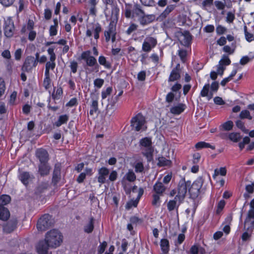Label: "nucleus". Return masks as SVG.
Returning a JSON list of instances; mask_svg holds the SVG:
<instances>
[{"label":"nucleus","instance_id":"62","mask_svg":"<svg viewBox=\"0 0 254 254\" xmlns=\"http://www.w3.org/2000/svg\"><path fill=\"white\" fill-rule=\"evenodd\" d=\"M216 32L218 35H221L225 33L227 31L226 28L219 25L217 26L216 29Z\"/></svg>","mask_w":254,"mask_h":254},{"label":"nucleus","instance_id":"17","mask_svg":"<svg viewBox=\"0 0 254 254\" xmlns=\"http://www.w3.org/2000/svg\"><path fill=\"white\" fill-rule=\"evenodd\" d=\"M36 156L39 159L40 163H47L49 159L48 152L42 148L36 150Z\"/></svg>","mask_w":254,"mask_h":254},{"label":"nucleus","instance_id":"24","mask_svg":"<svg viewBox=\"0 0 254 254\" xmlns=\"http://www.w3.org/2000/svg\"><path fill=\"white\" fill-rule=\"evenodd\" d=\"M183 201H179L178 199H175V197L173 200H170L167 203V208L169 211H172L174 210H178V208L180 204Z\"/></svg>","mask_w":254,"mask_h":254},{"label":"nucleus","instance_id":"41","mask_svg":"<svg viewBox=\"0 0 254 254\" xmlns=\"http://www.w3.org/2000/svg\"><path fill=\"white\" fill-rule=\"evenodd\" d=\"M56 66L55 61H50L47 62L45 66V74H50V69L53 70Z\"/></svg>","mask_w":254,"mask_h":254},{"label":"nucleus","instance_id":"51","mask_svg":"<svg viewBox=\"0 0 254 254\" xmlns=\"http://www.w3.org/2000/svg\"><path fill=\"white\" fill-rule=\"evenodd\" d=\"M55 48L53 47H50L48 50V53L50 56V61H55L56 59V56L54 52V50Z\"/></svg>","mask_w":254,"mask_h":254},{"label":"nucleus","instance_id":"12","mask_svg":"<svg viewBox=\"0 0 254 254\" xmlns=\"http://www.w3.org/2000/svg\"><path fill=\"white\" fill-rule=\"evenodd\" d=\"M244 226L249 232L251 233L253 231L254 229V212H248Z\"/></svg>","mask_w":254,"mask_h":254},{"label":"nucleus","instance_id":"44","mask_svg":"<svg viewBox=\"0 0 254 254\" xmlns=\"http://www.w3.org/2000/svg\"><path fill=\"white\" fill-rule=\"evenodd\" d=\"M171 163L170 160L162 157L158 158V165L160 166H170Z\"/></svg>","mask_w":254,"mask_h":254},{"label":"nucleus","instance_id":"48","mask_svg":"<svg viewBox=\"0 0 254 254\" xmlns=\"http://www.w3.org/2000/svg\"><path fill=\"white\" fill-rule=\"evenodd\" d=\"M219 63L223 66L228 65L231 64V61L228 56L223 55L222 59L219 62Z\"/></svg>","mask_w":254,"mask_h":254},{"label":"nucleus","instance_id":"60","mask_svg":"<svg viewBox=\"0 0 254 254\" xmlns=\"http://www.w3.org/2000/svg\"><path fill=\"white\" fill-rule=\"evenodd\" d=\"M5 90V83L3 79L0 78V97L4 94Z\"/></svg>","mask_w":254,"mask_h":254},{"label":"nucleus","instance_id":"27","mask_svg":"<svg viewBox=\"0 0 254 254\" xmlns=\"http://www.w3.org/2000/svg\"><path fill=\"white\" fill-rule=\"evenodd\" d=\"M185 105L181 103L172 107L170 109V112L174 115H179L185 110Z\"/></svg>","mask_w":254,"mask_h":254},{"label":"nucleus","instance_id":"50","mask_svg":"<svg viewBox=\"0 0 254 254\" xmlns=\"http://www.w3.org/2000/svg\"><path fill=\"white\" fill-rule=\"evenodd\" d=\"M137 27L138 25L137 24L133 23H131L126 31V34L127 35L131 34V33L137 30Z\"/></svg>","mask_w":254,"mask_h":254},{"label":"nucleus","instance_id":"14","mask_svg":"<svg viewBox=\"0 0 254 254\" xmlns=\"http://www.w3.org/2000/svg\"><path fill=\"white\" fill-rule=\"evenodd\" d=\"M37 65V61L35 60L34 57L29 56L26 59L22 69L23 71H29Z\"/></svg>","mask_w":254,"mask_h":254},{"label":"nucleus","instance_id":"4","mask_svg":"<svg viewBox=\"0 0 254 254\" xmlns=\"http://www.w3.org/2000/svg\"><path fill=\"white\" fill-rule=\"evenodd\" d=\"M190 185V181L186 182L185 179H181L178 186L177 194L175 196V199H178L179 201H183Z\"/></svg>","mask_w":254,"mask_h":254},{"label":"nucleus","instance_id":"32","mask_svg":"<svg viewBox=\"0 0 254 254\" xmlns=\"http://www.w3.org/2000/svg\"><path fill=\"white\" fill-rule=\"evenodd\" d=\"M30 178V174L28 172H26L21 173L19 176V179L25 185H27L29 183Z\"/></svg>","mask_w":254,"mask_h":254},{"label":"nucleus","instance_id":"29","mask_svg":"<svg viewBox=\"0 0 254 254\" xmlns=\"http://www.w3.org/2000/svg\"><path fill=\"white\" fill-rule=\"evenodd\" d=\"M190 254H205V250L198 246L193 245L190 249Z\"/></svg>","mask_w":254,"mask_h":254},{"label":"nucleus","instance_id":"13","mask_svg":"<svg viewBox=\"0 0 254 254\" xmlns=\"http://www.w3.org/2000/svg\"><path fill=\"white\" fill-rule=\"evenodd\" d=\"M103 3L105 5V9L107 10L108 5H110L112 6L111 17L113 18L117 19V17L119 12V8H118L117 4H114L115 0H102Z\"/></svg>","mask_w":254,"mask_h":254},{"label":"nucleus","instance_id":"30","mask_svg":"<svg viewBox=\"0 0 254 254\" xmlns=\"http://www.w3.org/2000/svg\"><path fill=\"white\" fill-rule=\"evenodd\" d=\"M94 221L93 217L90 218L89 221L84 226V231L86 233H91L94 229Z\"/></svg>","mask_w":254,"mask_h":254},{"label":"nucleus","instance_id":"31","mask_svg":"<svg viewBox=\"0 0 254 254\" xmlns=\"http://www.w3.org/2000/svg\"><path fill=\"white\" fill-rule=\"evenodd\" d=\"M10 216L9 211L5 207H0V219L5 221Z\"/></svg>","mask_w":254,"mask_h":254},{"label":"nucleus","instance_id":"3","mask_svg":"<svg viewBox=\"0 0 254 254\" xmlns=\"http://www.w3.org/2000/svg\"><path fill=\"white\" fill-rule=\"evenodd\" d=\"M132 4L131 3H125V15L127 18H134L135 16L138 18L140 17L145 12L141 8V6L138 3H134L133 6L132 11L131 10Z\"/></svg>","mask_w":254,"mask_h":254},{"label":"nucleus","instance_id":"59","mask_svg":"<svg viewBox=\"0 0 254 254\" xmlns=\"http://www.w3.org/2000/svg\"><path fill=\"white\" fill-rule=\"evenodd\" d=\"M112 91V88L111 87H109L106 89V90L103 91L102 92V94H101L102 98L103 99H105L107 97L108 95H109L111 93Z\"/></svg>","mask_w":254,"mask_h":254},{"label":"nucleus","instance_id":"5","mask_svg":"<svg viewBox=\"0 0 254 254\" xmlns=\"http://www.w3.org/2000/svg\"><path fill=\"white\" fill-rule=\"evenodd\" d=\"M54 224L52 216L48 214L43 215L38 221L37 228L39 231H44Z\"/></svg>","mask_w":254,"mask_h":254},{"label":"nucleus","instance_id":"56","mask_svg":"<svg viewBox=\"0 0 254 254\" xmlns=\"http://www.w3.org/2000/svg\"><path fill=\"white\" fill-rule=\"evenodd\" d=\"M104 80L101 78H97L94 81V85L95 87L100 88L103 85Z\"/></svg>","mask_w":254,"mask_h":254},{"label":"nucleus","instance_id":"54","mask_svg":"<svg viewBox=\"0 0 254 254\" xmlns=\"http://www.w3.org/2000/svg\"><path fill=\"white\" fill-rule=\"evenodd\" d=\"M235 18V13L231 11L228 12L227 13L226 19V21L230 23H231L233 22Z\"/></svg>","mask_w":254,"mask_h":254},{"label":"nucleus","instance_id":"8","mask_svg":"<svg viewBox=\"0 0 254 254\" xmlns=\"http://www.w3.org/2000/svg\"><path fill=\"white\" fill-rule=\"evenodd\" d=\"M81 58L85 61L86 64L91 67H94V70L96 72L99 71V66L97 63V60L94 57L91 56V52L86 51L83 52L81 55Z\"/></svg>","mask_w":254,"mask_h":254},{"label":"nucleus","instance_id":"21","mask_svg":"<svg viewBox=\"0 0 254 254\" xmlns=\"http://www.w3.org/2000/svg\"><path fill=\"white\" fill-rule=\"evenodd\" d=\"M50 247L48 243L45 241L40 242L37 246V250L39 254H48V250Z\"/></svg>","mask_w":254,"mask_h":254},{"label":"nucleus","instance_id":"40","mask_svg":"<svg viewBox=\"0 0 254 254\" xmlns=\"http://www.w3.org/2000/svg\"><path fill=\"white\" fill-rule=\"evenodd\" d=\"M10 201V197L8 195H2L0 196V207H5L4 206Z\"/></svg>","mask_w":254,"mask_h":254},{"label":"nucleus","instance_id":"64","mask_svg":"<svg viewBox=\"0 0 254 254\" xmlns=\"http://www.w3.org/2000/svg\"><path fill=\"white\" fill-rule=\"evenodd\" d=\"M144 170L143 165L141 162L137 163L135 165V171L136 172H142Z\"/></svg>","mask_w":254,"mask_h":254},{"label":"nucleus","instance_id":"35","mask_svg":"<svg viewBox=\"0 0 254 254\" xmlns=\"http://www.w3.org/2000/svg\"><path fill=\"white\" fill-rule=\"evenodd\" d=\"M92 31H93L94 37L96 40L99 38V33L102 31L101 25L97 23L93 26Z\"/></svg>","mask_w":254,"mask_h":254},{"label":"nucleus","instance_id":"55","mask_svg":"<svg viewBox=\"0 0 254 254\" xmlns=\"http://www.w3.org/2000/svg\"><path fill=\"white\" fill-rule=\"evenodd\" d=\"M107 243L105 241H104L103 242L101 243V244L100 245V246L98 247V254H102L104 252L106 248L107 247Z\"/></svg>","mask_w":254,"mask_h":254},{"label":"nucleus","instance_id":"63","mask_svg":"<svg viewBox=\"0 0 254 254\" xmlns=\"http://www.w3.org/2000/svg\"><path fill=\"white\" fill-rule=\"evenodd\" d=\"M15 0H0V3L4 6L7 7L11 5Z\"/></svg>","mask_w":254,"mask_h":254},{"label":"nucleus","instance_id":"16","mask_svg":"<svg viewBox=\"0 0 254 254\" xmlns=\"http://www.w3.org/2000/svg\"><path fill=\"white\" fill-rule=\"evenodd\" d=\"M181 72L180 64H178L171 71L168 78V82H174L179 80L181 78Z\"/></svg>","mask_w":254,"mask_h":254},{"label":"nucleus","instance_id":"15","mask_svg":"<svg viewBox=\"0 0 254 254\" xmlns=\"http://www.w3.org/2000/svg\"><path fill=\"white\" fill-rule=\"evenodd\" d=\"M155 19V15L146 14L144 12L140 17L138 18V21L141 25L144 26L151 23L154 21Z\"/></svg>","mask_w":254,"mask_h":254},{"label":"nucleus","instance_id":"9","mask_svg":"<svg viewBox=\"0 0 254 254\" xmlns=\"http://www.w3.org/2000/svg\"><path fill=\"white\" fill-rule=\"evenodd\" d=\"M203 184V180L201 177L198 178L191 185L190 188L189 189L191 197L195 198L197 197L200 193V189L201 188Z\"/></svg>","mask_w":254,"mask_h":254},{"label":"nucleus","instance_id":"53","mask_svg":"<svg viewBox=\"0 0 254 254\" xmlns=\"http://www.w3.org/2000/svg\"><path fill=\"white\" fill-rule=\"evenodd\" d=\"M222 126L224 130L228 131L232 128L233 123L232 121H229L224 123Z\"/></svg>","mask_w":254,"mask_h":254},{"label":"nucleus","instance_id":"20","mask_svg":"<svg viewBox=\"0 0 254 254\" xmlns=\"http://www.w3.org/2000/svg\"><path fill=\"white\" fill-rule=\"evenodd\" d=\"M61 164L59 163L56 164L52 178V183L54 185H56L61 179Z\"/></svg>","mask_w":254,"mask_h":254},{"label":"nucleus","instance_id":"38","mask_svg":"<svg viewBox=\"0 0 254 254\" xmlns=\"http://www.w3.org/2000/svg\"><path fill=\"white\" fill-rule=\"evenodd\" d=\"M43 86L46 90L51 88L52 83L51 79L50 77V74L45 73V78L43 81Z\"/></svg>","mask_w":254,"mask_h":254},{"label":"nucleus","instance_id":"42","mask_svg":"<svg viewBox=\"0 0 254 254\" xmlns=\"http://www.w3.org/2000/svg\"><path fill=\"white\" fill-rule=\"evenodd\" d=\"M182 44L185 46H188L191 41V36L188 32H186L183 35Z\"/></svg>","mask_w":254,"mask_h":254},{"label":"nucleus","instance_id":"33","mask_svg":"<svg viewBox=\"0 0 254 254\" xmlns=\"http://www.w3.org/2000/svg\"><path fill=\"white\" fill-rule=\"evenodd\" d=\"M227 137H228L230 140L234 142H238L241 138V136L240 133L236 132L229 133L228 135H226L225 137H223V138H225Z\"/></svg>","mask_w":254,"mask_h":254},{"label":"nucleus","instance_id":"19","mask_svg":"<svg viewBox=\"0 0 254 254\" xmlns=\"http://www.w3.org/2000/svg\"><path fill=\"white\" fill-rule=\"evenodd\" d=\"M98 172V182L101 184H104L106 181V177L109 174V170L103 167L100 168Z\"/></svg>","mask_w":254,"mask_h":254},{"label":"nucleus","instance_id":"1","mask_svg":"<svg viewBox=\"0 0 254 254\" xmlns=\"http://www.w3.org/2000/svg\"><path fill=\"white\" fill-rule=\"evenodd\" d=\"M45 241L50 248H57L62 242V234L58 230L55 229L52 230L47 233Z\"/></svg>","mask_w":254,"mask_h":254},{"label":"nucleus","instance_id":"2","mask_svg":"<svg viewBox=\"0 0 254 254\" xmlns=\"http://www.w3.org/2000/svg\"><path fill=\"white\" fill-rule=\"evenodd\" d=\"M139 145L142 154L147 158L148 161H151L154 151L151 138L147 137L142 138L139 141Z\"/></svg>","mask_w":254,"mask_h":254},{"label":"nucleus","instance_id":"37","mask_svg":"<svg viewBox=\"0 0 254 254\" xmlns=\"http://www.w3.org/2000/svg\"><path fill=\"white\" fill-rule=\"evenodd\" d=\"M160 246L163 253L165 254L168 253L169 250V243L168 240L167 239L161 240Z\"/></svg>","mask_w":254,"mask_h":254},{"label":"nucleus","instance_id":"28","mask_svg":"<svg viewBox=\"0 0 254 254\" xmlns=\"http://www.w3.org/2000/svg\"><path fill=\"white\" fill-rule=\"evenodd\" d=\"M143 192H144L143 189L141 188H140L138 190V194H137V196L136 200L134 201H133L132 202H130L128 203L127 204V208L129 209L132 206H133L134 207H136L137 206V204L138 203V202L140 198L143 194Z\"/></svg>","mask_w":254,"mask_h":254},{"label":"nucleus","instance_id":"45","mask_svg":"<svg viewBox=\"0 0 254 254\" xmlns=\"http://www.w3.org/2000/svg\"><path fill=\"white\" fill-rule=\"evenodd\" d=\"M125 178L129 182H134L136 179V176L132 171L129 170L125 175Z\"/></svg>","mask_w":254,"mask_h":254},{"label":"nucleus","instance_id":"49","mask_svg":"<svg viewBox=\"0 0 254 254\" xmlns=\"http://www.w3.org/2000/svg\"><path fill=\"white\" fill-rule=\"evenodd\" d=\"M161 195L158 194H154L153 195V200L152 201V204L153 206H155L156 207H159L160 205V196Z\"/></svg>","mask_w":254,"mask_h":254},{"label":"nucleus","instance_id":"43","mask_svg":"<svg viewBox=\"0 0 254 254\" xmlns=\"http://www.w3.org/2000/svg\"><path fill=\"white\" fill-rule=\"evenodd\" d=\"M99 63L102 65H104L107 68L111 67L110 64L106 60V58L103 56H100L98 59Z\"/></svg>","mask_w":254,"mask_h":254},{"label":"nucleus","instance_id":"26","mask_svg":"<svg viewBox=\"0 0 254 254\" xmlns=\"http://www.w3.org/2000/svg\"><path fill=\"white\" fill-rule=\"evenodd\" d=\"M210 88V85L209 83L206 84L203 87L202 89L200 92V95L202 97H207L208 100H209L213 97V94L212 92H209Z\"/></svg>","mask_w":254,"mask_h":254},{"label":"nucleus","instance_id":"39","mask_svg":"<svg viewBox=\"0 0 254 254\" xmlns=\"http://www.w3.org/2000/svg\"><path fill=\"white\" fill-rule=\"evenodd\" d=\"M176 7L175 4H170L167 6L164 11L161 14L160 16L163 18H165L167 15L172 12Z\"/></svg>","mask_w":254,"mask_h":254},{"label":"nucleus","instance_id":"18","mask_svg":"<svg viewBox=\"0 0 254 254\" xmlns=\"http://www.w3.org/2000/svg\"><path fill=\"white\" fill-rule=\"evenodd\" d=\"M99 108H98V102L97 98H92L91 104H90V116L95 118L98 114Z\"/></svg>","mask_w":254,"mask_h":254},{"label":"nucleus","instance_id":"22","mask_svg":"<svg viewBox=\"0 0 254 254\" xmlns=\"http://www.w3.org/2000/svg\"><path fill=\"white\" fill-rule=\"evenodd\" d=\"M166 190V187L160 182H157L153 186V191L156 194L162 195Z\"/></svg>","mask_w":254,"mask_h":254},{"label":"nucleus","instance_id":"23","mask_svg":"<svg viewBox=\"0 0 254 254\" xmlns=\"http://www.w3.org/2000/svg\"><path fill=\"white\" fill-rule=\"evenodd\" d=\"M39 173L41 176H46L49 174L51 168L47 163H40L38 166Z\"/></svg>","mask_w":254,"mask_h":254},{"label":"nucleus","instance_id":"11","mask_svg":"<svg viewBox=\"0 0 254 254\" xmlns=\"http://www.w3.org/2000/svg\"><path fill=\"white\" fill-rule=\"evenodd\" d=\"M157 44V39L151 36H147L144 39L142 46V50L145 52H149L154 48Z\"/></svg>","mask_w":254,"mask_h":254},{"label":"nucleus","instance_id":"46","mask_svg":"<svg viewBox=\"0 0 254 254\" xmlns=\"http://www.w3.org/2000/svg\"><path fill=\"white\" fill-rule=\"evenodd\" d=\"M239 117L241 119H248L250 120L252 119V117L251 116L250 112L247 110L242 111Z\"/></svg>","mask_w":254,"mask_h":254},{"label":"nucleus","instance_id":"61","mask_svg":"<svg viewBox=\"0 0 254 254\" xmlns=\"http://www.w3.org/2000/svg\"><path fill=\"white\" fill-rule=\"evenodd\" d=\"M178 54L182 61L185 62L187 56V51L185 50H180L178 51Z\"/></svg>","mask_w":254,"mask_h":254},{"label":"nucleus","instance_id":"36","mask_svg":"<svg viewBox=\"0 0 254 254\" xmlns=\"http://www.w3.org/2000/svg\"><path fill=\"white\" fill-rule=\"evenodd\" d=\"M195 147L197 149H201L204 148H210L212 149H215V147L214 146H212L209 143L203 141L197 142L195 144Z\"/></svg>","mask_w":254,"mask_h":254},{"label":"nucleus","instance_id":"34","mask_svg":"<svg viewBox=\"0 0 254 254\" xmlns=\"http://www.w3.org/2000/svg\"><path fill=\"white\" fill-rule=\"evenodd\" d=\"M68 116L67 115H61L59 117L58 120L55 122V125L58 127L62 125L66 124L68 120Z\"/></svg>","mask_w":254,"mask_h":254},{"label":"nucleus","instance_id":"6","mask_svg":"<svg viewBox=\"0 0 254 254\" xmlns=\"http://www.w3.org/2000/svg\"><path fill=\"white\" fill-rule=\"evenodd\" d=\"M112 20L108 27V29L104 32V36L105 40L108 42L110 39H112V42H114L116 40V22L118 18H113L111 17Z\"/></svg>","mask_w":254,"mask_h":254},{"label":"nucleus","instance_id":"25","mask_svg":"<svg viewBox=\"0 0 254 254\" xmlns=\"http://www.w3.org/2000/svg\"><path fill=\"white\" fill-rule=\"evenodd\" d=\"M16 220L10 221L3 226V231L7 233H11L16 228Z\"/></svg>","mask_w":254,"mask_h":254},{"label":"nucleus","instance_id":"57","mask_svg":"<svg viewBox=\"0 0 254 254\" xmlns=\"http://www.w3.org/2000/svg\"><path fill=\"white\" fill-rule=\"evenodd\" d=\"M254 58V57L250 58L248 56H244L243 57L240 61V64L241 65H245L248 64L250 61H251Z\"/></svg>","mask_w":254,"mask_h":254},{"label":"nucleus","instance_id":"10","mask_svg":"<svg viewBox=\"0 0 254 254\" xmlns=\"http://www.w3.org/2000/svg\"><path fill=\"white\" fill-rule=\"evenodd\" d=\"M4 35L8 37H11L15 31V27L13 20L10 18H7L4 20L3 25Z\"/></svg>","mask_w":254,"mask_h":254},{"label":"nucleus","instance_id":"7","mask_svg":"<svg viewBox=\"0 0 254 254\" xmlns=\"http://www.w3.org/2000/svg\"><path fill=\"white\" fill-rule=\"evenodd\" d=\"M145 123V118L141 114H138L133 117L130 121L131 126L137 131L145 130L146 128L144 127Z\"/></svg>","mask_w":254,"mask_h":254},{"label":"nucleus","instance_id":"58","mask_svg":"<svg viewBox=\"0 0 254 254\" xmlns=\"http://www.w3.org/2000/svg\"><path fill=\"white\" fill-rule=\"evenodd\" d=\"M213 0H204L201 3L203 9H206L207 6H210L213 4Z\"/></svg>","mask_w":254,"mask_h":254},{"label":"nucleus","instance_id":"52","mask_svg":"<svg viewBox=\"0 0 254 254\" xmlns=\"http://www.w3.org/2000/svg\"><path fill=\"white\" fill-rule=\"evenodd\" d=\"M246 26L244 27L245 35L246 40L249 42H251L254 40V37L253 34L249 33L247 30Z\"/></svg>","mask_w":254,"mask_h":254},{"label":"nucleus","instance_id":"47","mask_svg":"<svg viewBox=\"0 0 254 254\" xmlns=\"http://www.w3.org/2000/svg\"><path fill=\"white\" fill-rule=\"evenodd\" d=\"M214 5L217 9L219 10H224L225 7H227L226 3L220 0H215L214 1Z\"/></svg>","mask_w":254,"mask_h":254}]
</instances>
